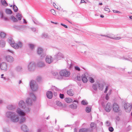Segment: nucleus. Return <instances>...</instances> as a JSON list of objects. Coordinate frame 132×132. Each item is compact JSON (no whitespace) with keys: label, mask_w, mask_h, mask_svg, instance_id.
Masks as SVG:
<instances>
[{"label":"nucleus","mask_w":132,"mask_h":132,"mask_svg":"<svg viewBox=\"0 0 132 132\" xmlns=\"http://www.w3.org/2000/svg\"><path fill=\"white\" fill-rule=\"evenodd\" d=\"M5 116L12 122L14 123L17 122L19 121V117L14 112L7 111L6 113Z\"/></svg>","instance_id":"1"},{"label":"nucleus","mask_w":132,"mask_h":132,"mask_svg":"<svg viewBox=\"0 0 132 132\" xmlns=\"http://www.w3.org/2000/svg\"><path fill=\"white\" fill-rule=\"evenodd\" d=\"M59 73L60 76L62 77L63 79L65 80L68 79L67 78L70 76V73L69 71L66 70H63L60 71Z\"/></svg>","instance_id":"2"},{"label":"nucleus","mask_w":132,"mask_h":132,"mask_svg":"<svg viewBox=\"0 0 132 132\" xmlns=\"http://www.w3.org/2000/svg\"><path fill=\"white\" fill-rule=\"evenodd\" d=\"M19 105L23 109H24L27 112H29L30 111V109L28 107H26L25 102L23 101H20L19 103Z\"/></svg>","instance_id":"3"},{"label":"nucleus","mask_w":132,"mask_h":132,"mask_svg":"<svg viewBox=\"0 0 132 132\" xmlns=\"http://www.w3.org/2000/svg\"><path fill=\"white\" fill-rule=\"evenodd\" d=\"M30 87L33 91H36L38 89V85L36 81L34 80H31L30 82Z\"/></svg>","instance_id":"4"},{"label":"nucleus","mask_w":132,"mask_h":132,"mask_svg":"<svg viewBox=\"0 0 132 132\" xmlns=\"http://www.w3.org/2000/svg\"><path fill=\"white\" fill-rule=\"evenodd\" d=\"M112 108L113 110L116 112H119V114L121 115L122 111L120 110L119 106L118 104L116 103H114L112 105Z\"/></svg>","instance_id":"5"},{"label":"nucleus","mask_w":132,"mask_h":132,"mask_svg":"<svg viewBox=\"0 0 132 132\" xmlns=\"http://www.w3.org/2000/svg\"><path fill=\"white\" fill-rule=\"evenodd\" d=\"M28 69L29 71H33L35 69V63L32 62L29 63L27 66Z\"/></svg>","instance_id":"6"},{"label":"nucleus","mask_w":132,"mask_h":132,"mask_svg":"<svg viewBox=\"0 0 132 132\" xmlns=\"http://www.w3.org/2000/svg\"><path fill=\"white\" fill-rule=\"evenodd\" d=\"M43 49L40 47H39L37 49L38 54L41 57H44L45 56V54L43 52Z\"/></svg>","instance_id":"7"},{"label":"nucleus","mask_w":132,"mask_h":132,"mask_svg":"<svg viewBox=\"0 0 132 132\" xmlns=\"http://www.w3.org/2000/svg\"><path fill=\"white\" fill-rule=\"evenodd\" d=\"M124 107L126 112H130L131 109V106L130 104L128 103H125L124 105Z\"/></svg>","instance_id":"8"},{"label":"nucleus","mask_w":132,"mask_h":132,"mask_svg":"<svg viewBox=\"0 0 132 132\" xmlns=\"http://www.w3.org/2000/svg\"><path fill=\"white\" fill-rule=\"evenodd\" d=\"M64 57L63 54L60 52L58 53L54 56V59L56 60L58 59H60L61 58H63Z\"/></svg>","instance_id":"9"},{"label":"nucleus","mask_w":132,"mask_h":132,"mask_svg":"<svg viewBox=\"0 0 132 132\" xmlns=\"http://www.w3.org/2000/svg\"><path fill=\"white\" fill-rule=\"evenodd\" d=\"M0 68L2 70L6 71L7 70V65L5 62H2L0 64Z\"/></svg>","instance_id":"10"},{"label":"nucleus","mask_w":132,"mask_h":132,"mask_svg":"<svg viewBox=\"0 0 132 132\" xmlns=\"http://www.w3.org/2000/svg\"><path fill=\"white\" fill-rule=\"evenodd\" d=\"M45 60L46 63L48 64H51L53 62V59L51 56H46Z\"/></svg>","instance_id":"11"},{"label":"nucleus","mask_w":132,"mask_h":132,"mask_svg":"<svg viewBox=\"0 0 132 132\" xmlns=\"http://www.w3.org/2000/svg\"><path fill=\"white\" fill-rule=\"evenodd\" d=\"M16 112L20 116H24L25 114L22 110L20 108H18L16 110Z\"/></svg>","instance_id":"12"},{"label":"nucleus","mask_w":132,"mask_h":132,"mask_svg":"<svg viewBox=\"0 0 132 132\" xmlns=\"http://www.w3.org/2000/svg\"><path fill=\"white\" fill-rule=\"evenodd\" d=\"M105 111L108 112H110L111 109V105L110 103H108L106 106L105 108Z\"/></svg>","instance_id":"13"},{"label":"nucleus","mask_w":132,"mask_h":132,"mask_svg":"<svg viewBox=\"0 0 132 132\" xmlns=\"http://www.w3.org/2000/svg\"><path fill=\"white\" fill-rule=\"evenodd\" d=\"M5 59L7 62L10 63H11L14 61L13 58L11 56L9 55L6 56Z\"/></svg>","instance_id":"14"},{"label":"nucleus","mask_w":132,"mask_h":132,"mask_svg":"<svg viewBox=\"0 0 132 132\" xmlns=\"http://www.w3.org/2000/svg\"><path fill=\"white\" fill-rule=\"evenodd\" d=\"M92 129L89 128H82L79 129V132H92Z\"/></svg>","instance_id":"15"},{"label":"nucleus","mask_w":132,"mask_h":132,"mask_svg":"<svg viewBox=\"0 0 132 132\" xmlns=\"http://www.w3.org/2000/svg\"><path fill=\"white\" fill-rule=\"evenodd\" d=\"M22 43L21 42H19L18 44H14L13 48L16 49H17L19 48H21L22 46Z\"/></svg>","instance_id":"16"},{"label":"nucleus","mask_w":132,"mask_h":132,"mask_svg":"<svg viewBox=\"0 0 132 132\" xmlns=\"http://www.w3.org/2000/svg\"><path fill=\"white\" fill-rule=\"evenodd\" d=\"M16 108V105L12 104L9 105L7 106V108L9 110H13Z\"/></svg>","instance_id":"17"},{"label":"nucleus","mask_w":132,"mask_h":132,"mask_svg":"<svg viewBox=\"0 0 132 132\" xmlns=\"http://www.w3.org/2000/svg\"><path fill=\"white\" fill-rule=\"evenodd\" d=\"M98 88L100 90H102L103 89L104 85V83L103 82H101L98 83Z\"/></svg>","instance_id":"18"},{"label":"nucleus","mask_w":132,"mask_h":132,"mask_svg":"<svg viewBox=\"0 0 132 132\" xmlns=\"http://www.w3.org/2000/svg\"><path fill=\"white\" fill-rule=\"evenodd\" d=\"M47 97L49 99H51L53 97V93L51 91H48L46 94Z\"/></svg>","instance_id":"19"},{"label":"nucleus","mask_w":132,"mask_h":132,"mask_svg":"<svg viewBox=\"0 0 132 132\" xmlns=\"http://www.w3.org/2000/svg\"><path fill=\"white\" fill-rule=\"evenodd\" d=\"M21 129L25 132H27L28 131V129L27 128V126L25 125H23L21 126Z\"/></svg>","instance_id":"20"},{"label":"nucleus","mask_w":132,"mask_h":132,"mask_svg":"<svg viewBox=\"0 0 132 132\" xmlns=\"http://www.w3.org/2000/svg\"><path fill=\"white\" fill-rule=\"evenodd\" d=\"M81 79L82 81L84 83H86L88 80L85 74L82 75Z\"/></svg>","instance_id":"21"},{"label":"nucleus","mask_w":132,"mask_h":132,"mask_svg":"<svg viewBox=\"0 0 132 132\" xmlns=\"http://www.w3.org/2000/svg\"><path fill=\"white\" fill-rule=\"evenodd\" d=\"M26 102L27 104V106H31L32 104V101L31 99L28 98L26 100Z\"/></svg>","instance_id":"22"},{"label":"nucleus","mask_w":132,"mask_h":132,"mask_svg":"<svg viewBox=\"0 0 132 132\" xmlns=\"http://www.w3.org/2000/svg\"><path fill=\"white\" fill-rule=\"evenodd\" d=\"M45 64L43 62H39L37 63V66L39 67H43L45 66Z\"/></svg>","instance_id":"23"},{"label":"nucleus","mask_w":132,"mask_h":132,"mask_svg":"<svg viewBox=\"0 0 132 132\" xmlns=\"http://www.w3.org/2000/svg\"><path fill=\"white\" fill-rule=\"evenodd\" d=\"M52 73L53 76H54L55 78L57 79H59V75L58 73L57 72L55 71H52Z\"/></svg>","instance_id":"24"},{"label":"nucleus","mask_w":132,"mask_h":132,"mask_svg":"<svg viewBox=\"0 0 132 132\" xmlns=\"http://www.w3.org/2000/svg\"><path fill=\"white\" fill-rule=\"evenodd\" d=\"M8 42L10 45L13 47L14 44L15 43L13 41V39L11 38H10Z\"/></svg>","instance_id":"25"},{"label":"nucleus","mask_w":132,"mask_h":132,"mask_svg":"<svg viewBox=\"0 0 132 132\" xmlns=\"http://www.w3.org/2000/svg\"><path fill=\"white\" fill-rule=\"evenodd\" d=\"M15 70L17 72H21L22 71V68L21 66H18L15 68Z\"/></svg>","instance_id":"26"},{"label":"nucleus","mask_w":132,"mask_h":132,"mask_svg":"<svg viewBox=\"0 0 132 132\" xmlns=\"http://www.w3.org/2000/svg\"><path fill=\"white\" fill-rule=\"evenodd\" d=\"M69 108L72 109H77V104L75 103H73L69 106Z\"/></svg>","instance_id":"27"},{"label":"nucleus","mask_w":132,"mask_h":132,"mask_svg":"<svg viewBox=\"0 0 132 132\" xmlns=\"http://www.w3.org/2000/svg\"><path fill=\"white\" fill-rule=\"evenodd\" d=\"M5 42L3 40H0V46L2 47H3L5 46Z\"/></svg>","instance_id":"28"},{"label":"nucleus","mask_w":132,"mask_h":132,"mask_svg":"<svg viewBox=\"0 0 132 132\" xmlns=\"http://www.w3.org/2000/svg\"><path fill=\"white\" fill-rule=\"evenodd\" d=\"M73 92L72 90L71 89H70L68 91L67 94L70 96H72L73 95Z\"/></svg>","instance_id":"29"},{"label":"nucleus","mask_w":132,"mask_h":132,"mask_svg":"<svg viewBox=\"0 0 132 132\" xmlns=\"http://www.w3.org/2000/svg\"><path fill=\"white\" fill-rule=\"evenodd\" d=\"M28 46L29 48L31 50H33L34 48L35 45L32 44H29Z\"/></svg>","instance_id":"30"},{"label":"nucleus","mask_w":132,"mask_h":132,"mask_svg":"<svg viewBox=\"0 0 132 132\" xmlns=\"http://www.w3.org/2000/svg\"><path fill=\"white\" fill-rule=\"evenodd\" d=\"M6 35V34L4 32H1L0 33V36L2 38H4L5 37Z\"/></svg>","instance_id":"31"},{"label":"nucleus","mask_w":132,"mask_h":132,"mask_svg":"<svg viewBox=\"0 0 132 132\" xmlns=\"http://www.w3.org/2000/svg\"><path fill=\"white\" fill-rule=\"evenodd\" d=\"M20 26V29L19 28V29H20V30L22 31H23L27 27L26 25H21Z\"/></svg>","instance_id":"32"},{"label":"nucleus","mask_w":132,"mask_h":132,"mask_svg":"<svg viewBox=\"0 0 132 132\" xmlns=\"http://www.w3.org/2000/svg\"><path fill=\"white\" fill-rule=\"evenodd\" d=\"M65 101L68 103H70L73 101L72 99L70 98H65Z\"/></svg>","instance_id":"33"},{"label":"nucleus","mask_w":132,"mask_h":132,"mask_svg":"<svg viewBox=\"0 0 132 132\" xmlns=\"http://www.w3.org/2000/svg\"><path fill=\"white\" fill-rule=\"evenodd\" d=\"M42 37L43 38H48L49 37V36L47 34L45 33L42 34Z\"/></svg>","instance_id":"34"},{"label":"nucleus","mask_w":132,"mask_h":132,"mask_svg":"<svg viewBox=\"0 0 132 132\" xmlns=\"http://www.w3.org/2000/svg\"><path fill=\"white\" fill-rule=\"evenodd\" d=\"M1 2L3 6H6L7 5V3L5 0H1Z\"/></svg>","instance_id":"35"},{"label":"nucleus","mask_w":132,"mask_h":132,"mask_svg":"<svg viewBox=\"0 0 132 132\" xmlns=\"http://www.w3.org/2000/svg\"><path fill=\"white\" fill-rule=\"evenodd\" d=\"M24 116H22L20 120V123H21L24 122L25 120V118Z\"/></svg>","instance_id":"36"},{"label":"nucleus","mask_w":132,"mask_h":132,"mask_svg":"<svg viewBox=\"0 0 132 132\" xmlns=\"http://www.w3.org/2000/svg\"><path fill=\"white\" fill-rule=\"evenodd\" d=\"M30 95L31 97V98L32 99V100L33 101H35V100L36 97L34 94L32 93H30Z\"/></svg>","instance_id":"37"},{"label":"nucleus","mask_w":132,"mask_h":132,"mask_svg":"<svg viewBox=\"0 0 132 132\" xmlns=\"http://www.w3.org/2000/svg\"><path fill=\"white\" fill-rule=\"evenodd\" d=\"M16 16L18 17V19L19 20H21L22 18V15H21L19 13L17 14L16 15Z\"/></svg>","instance_id":"38"},{"label":"nucleus","mask_w":132,"mask_h":132,"mask_svg":"<svg viewBox=\"0 0 132 132\" xmlns=\"http://www.w3.org/2000/svg\"><path fill=\"white\" fill-rule=\"evenodd\" d=\"M92 88L95 91L97 90V86L96 84H94L92 86Z\"/></svg>","instance_id":"39"},{"label":"nucleus","mask_w":132,"mask_h":132,"mask_svg":"<svg viewBox=\"0 0 132 132\" xmlns=\"http://www.w3.org/2000/svg\"><path fill=\"white\" fill-rule=\"evenodd\" d=\"M13 8L14 12H17L18 10V8L14 4Z\"/></svg>","instance_id":"40"},{"label":"nucleus","mask_w":132,"mask_h":132,"mask_svg":"<svg viewBox=\"0 0 132 132\" xmlns=\"http://www.w3.org/2000/svg\"><path fill=\"white\" fill-rule=\"evenodd\" d=\"M11 18L14 22H16L17 21V19L13 16H11Z\"/></svg>","instance_id":"41"},{"label":"nucleus","mask_w":132,"mask_h":132,"mask_svg":"<svg viewBox=\"0 0 132 132\" xmlns=\"http://www.w3.org/2000/svg\"><path fill=\"white\" fill-rule=\"evenodd\" d=\"M6 12L7 14H11L12 13V11L10 9H7L6 10Z\"/></svg>","instance_id":"42"},{"label":"nucleus","mask_w":132,"mask_h":132,"mask_svg":"<svg viewBox=\"0 0 132 132\" xmlns=\"http://www.w3.org/2000/svg\"><path fill=\"white\" fill-rule=\"evenodd\" d=\"M85 110L87 113H89L91 111V109L90 107H87L86 109Z\"/></svg>","instance_id":"43"},{"label":"nucleus","mask_w":132,"mask_h":132,"mask_svg":"<svg viewBox=\"0 0 132 132\" xmlns=\"http://www.w3.org/2000/svg\"><path fill=\"white\" fill-rule=\"evenodd\" d=\"M42 80V78L38 76L36 78V80L38 82Z\"/></svg>","instance_id":"44"},{"label":"nucleus","mask_w":132,"mask_h":132,"mask_svg":"<svg viewBox=\"0 0 132 132\" xmlns=\"http://www.w3.org/2000/svg\"><path fill=\"white\" fill-rule=\"evenodd\" d=\"M89 80L90 82L91 83H93L94 82V80L93 78L92 77H89Z\"/></svg>","instance_id":"45"},{"label":"nucleus","mask_w":132,"mask_h":132,"mask_svg":"<svg viewBox=\"0 0 132 132\" xmlns=\"http://www.w3.org/2000/svg\"><path fill=\"white\" fill-rule=\"evenodd\" d=\"M56 104L57 106H62V104L59 101H57L56 102Z\"/></svg>","instance_id":"46"},{"label":"nucleus","mask_w":132,"mask_h":132,"mask_svg":"<svg viewBox=\"0 0 132 132\" xmlns=\"http://www.w3.org/2000/svg\"><path fill=\"white\" fill-rule=\"evenodd\" d=\"M75 70L78 71H80V69L79 67L78 66H75Z\"/></svg>","instance_id":"47"},{"label":"nucleus","mask_w":132,"mask_h":132,"mask_svg":"<svg viewBox=\"0 0 132 132\" xmlns=\"http://www.w3.org/2000/svg\"><path fill=\"white\" fill-rule=\"evenodd\" d=\"M10 130H9L6 128H4L3 131V132H9Z\"/></svg>","instance_id":"48"},{"label":"nucleus","mask_w":132,"mask_h":132,"mask_svg":"<svg viewBox=\"0 0 132 132\" xmlns=\"http://www.w3.org/2000/svg\"><path fill=\"white\" fill-rule=\"evenodd\" d=\"M81 103L83 105H87L88 104V103L86 102L85 101L83 100L81 102Z\"/></svg>","instance_id":"49"},{"label":"nucleus","mask_w":132,"mask_h":132,"mask_svg":"<svg viewBox=\"0 0 132 132\" xmlns=\"http://www.w3.org/2000/svg\"><path fill=\"white\" fill-rule=\"evenodd\" d=\"M109 130L110 131L112 132L113 131L114 129L112 127H109Z\"/></svg>","instance_id":"50"},{"label":"nucleus","mask_w":132,"mask_h":132,"mask_svg":"<svg viewBox=\"0 0 132 132\" xmlns=\"http://www.w3.org/2000/svg\"><path fill=\"white\" fill-rule=\"evenodd\" d=\"M95 125V123H92L90 124V126L91 127V128H90V129H92V128H93V127H94V126Z\"/></svg>","instance_id":"51"},{"label":"nucleus","mask_w":132,"mask_h":132,"mask_svg":"<svg viewBox=\"0 0 132 132\" xmlns=\"http://www.w3.org/2000/svg\"><path fill=\"white\" fill-rule=\"evenodd\" d=\"M50 11L52 12V13L54 15H55L56 14V12L55 11L54 9H51Z\"/></svg>","instance_id":"52"},{"label":"nucleus","mask_w":132,"mask_h":132,"mask_svg":"<svg viewBox=\"0 0 132 132\" xmlns=\"http://www.w3.org/2000/svg\"><path fill=\"white\" fill-rule=\"evenodd\" d=\"M59 95H60V97L61 98L63 99V98H64V95L63 94H60Z\"/></svg>","instance_id":"53"},{"label":"nucleus","mask_w":132,"mask_h":132,"mask_svg":"<svg viewBox=\"0 0 132 132\" xmlns=\"http://www.w3.org/2000/svg\"><path fill=\"white\" fill-rule=\"evenodd\" d=\"M121 37H114L113 38V39L117 40H119L121 39Z\"/></svg>","instance_id":"54"},{"label":"nucleus","mask_w":132,"mask_h":132,"mask_svg":"<svg viewBox=\"0 0 132 132\" xmlns=\"http://www.w3.org/2000/svg\"><path fill=\"white\" fill-rule=\"evenodd\" d=\"M104 10L106 11L109 12H110V10L109 8L107 7H105L104 9Z\"/></svg>","instance_id":"55"},{"label":"nucleus","mask_w":132,"mask_h":132,"mask_svg":"<svg viewBox=\"0 0 132 132\" xmlns=\"http://www.w3.org/2000/svg\"><path fill=\"white\" fill-rule=\"evenodd\" d=\"M108 86H106V88H105V91L104 92V93H107V91L108 90Z\"/></svg>","instance_id":"56"},{"label":"nucleus","mask_w":132,"mask_h":132,"mask_svg":"<svg viewBox=\"0 0 132 132\" xmlns=\"http://www.w3.org/2000/svg\"><path fill=\"white\" fill-rule=\"evenodd\" d=\"M61 25L63 26L65 28H68L67 26L66 25H65L64 24H63L62 23H61Z\"/></svg>","instance_id":"57"},{"label":"nucleus","mask_w":132,"mask_h":132,"mask_svg":"<svg viewBox=\"0 0 132 132\" xmlns=\"http://www.w3.org/2000/svg\"><path fill=\"white\" fill-rule=\"evenodd\" d=\"M77 79L78 80L80 81L81 80V78L80 76H77Z\"/></svg>","instance_id":"58"},{"label":"nucleus","mask_w":132,"mask_h":132,"mask_svg":"<svg viewBox=\"0 0 132 132\" xmlns=\"http://www.w3.org/2000/svg\"><path fill=\"white\" fill-rule=\"evenodd\" d=\"M106 37H107L108 38H109L113 39V38L114 37H113L112 35H110L109 36H106Z\"/></svg>","instance_id":"59"},{"label":"nucleus","mask_w":132,"mask_h":132,"mask_svg":"<svg viewBox=\"0 0 132 132\" xmlns=\"http://www.w3.org/2000/svg\"><path fill=\"white\" fill-rule=\"evenodd\" d=\"M113 12L114 13H120V12L119 11H117L115 10H113Z\"/></svg>","instance_id":"60"},{"label":"nucleus","mask_w":132,"mask_h":132,"mask_svg":"<svg viewBox=\"0 0 132 132\" xmlns=\"http://www.w3.org/2000/svg\"><path fill=\"white\" fill-rule=\"evenodd\" d=\"M106 125L108 126H109L110 125V124L109 123V122L108 121H107L106 122Z\"/></svg>","instance_id":"61"},{"label":"nucleus","mask_w":132,"mask_h":132,"mask_svg":"<svg viewBox=\"0 0 132 132\" xmlns=\"http://www.w3.org/2000/svg\"><path fill=\"white\" fill-rule=\"evenodd\" d=\"M31 29L34 32H35L36 30V29L34 28H31Z\"/></svg>","instance_id":"62"},{"label":"nucleus","mask_w":132,"mask_h":132,"mask_svg":"<svg viewBox=\"0 0 132 132\" xmlns=\"http://www.w3.org/2000/svg\"><path fill=\"white\" fill-rule=\"evenodd\" d=\"M108 94H106L105 97V99L107 100H108L109 99V97Z\"/></svg>","instance_id":"63"},{"label":"nucleus","mask_w":132,"mask_h":132,"mask_svg":"<svg viewBox=\"0 0 132 132\" xmlns=\"http://www.w3.org/2000/svg\"><path fill=\"white\" fill-rule=\"evenodd\" d=\"M20 26H15V28L16 29H18V30H20V29H19V28L20 29Z\"/></svg>","instance_id":"64"}]
</instances>
